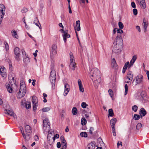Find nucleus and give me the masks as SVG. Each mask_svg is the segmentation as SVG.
I'll list each match as a JSON object with an SVG mask.
<instances>
[{
  "label": "nucleus",
  "mask_w": 149,
  "mask_h": 149,
  "mask_svg": "<svg viewBox=\"0 0 149 149\" xmlns=\"http://www.w3.org/2000/svg\"><path fill=\"white\" fill-rule=\"evenodd\" d=\"M90 74L95 87H97L101 80L100 71L97 68H93L91 71Z\"/></svg>",
  "instance_id": "nucleus-1"
},
{
  "label": "nucleus",
  "mask_w": 149,
  "mask_h": 149,
  "mask_svg": "<svg viewBox=\"0 0 149 149\" xmlns=\"http://www.w3.org/2000/svg\"><path fill=\"white\" fill-rule=\"evenodd\" d=\"M51 71L50 73L49 79L50 82L52 86V88L54 89L55 87V83L56 79V73L54 69V65H51Z\"/></svg>",
  "instance_id": "nucleus-2"
},
{
  "label": "nucleus",
  "mask_w": 149,
  "mask_h": 149,
  "mask_svg": "<svg viewBox=\"0 0 149 149\" xmlns=\"http://www.w3.org/2000/svg\"><path fill=\"white\" fill-rule=\"evenodd\" d=\"M26 92V87L24 82L21 81L20 84V89L19 92L17 93V98H21L25 95Z\"/></svg>",
  "instance_id": "nucleus-3"
},
{
  "label": "nucleus",
  "mask_w": 149,
  "mask_h": 149,
  "mask_svg": "<svg viewBox=\"0 0 149 149\" xmlns=\"http://www.w3.org/2000/svg\"><path fill=\"white\" fill-rule=\"evenodd\" d=\"M25 133L22 131V135L24 138L26 140H29L31 138V133L32 132L31 127L29 125L25 126Z\"/></svg>",
  "instance_id": "nucleus-4"
},
{
  "label": "nucleus",
  "mask_w": 149,
  "mask_h": 149,
  "mask_svg": "<svg viewBox=\"0 0 149 149\" xmlns=\"http://www.w3.org/2000/svg\"><path fill=\"white\" fill-rule=\"evenodd\" d=\"M43 129L44 131L47 132L49 131L50 124L49 120L48 119L45 118L43 120Z\"/></svg>",
  "instance_id": "nucleus-5"
},
{
  "label": "nucleus",
  "mask_w": 149,
  "mask_h": 149,
  "mask_svg": "<svg viewBox=\"0 0 149 149\" xmlns=\"http://www.w3.org/2000/svg\"><path fill=\"white\" fill-rule=\"evenodd\" d=\"M48 131V134L47 137V141L48 143L51 145L54 141L53 138L54 132L52 130H50Z\"/></svg>",
  "instance_id": "nucleus-6"
},
{
  "label": "nucleus",
  "mask_w": 149,
  "mask_h": 149,
  "mask_svg": "<svg viewBox=\"0 0 149 149\" xmlns=\"http://www.w3.org/2000/svg\"><path fill=\"white\" fill-rule=\"evenodd\" d=\"M38 99L36 97L33 96L32 97V102L33 103V109L35 111L38 106Z\"/></svg>",
  "instance_id": "nucleus-7"
},
{
  "label": "nucleus",
  "mask_w": 149,
  "mask_h": 149,
  "mask_svg": "<svg viewBox=\"0 0 149 149\" xmlns=\"http://www.w3.org/2000/svg\"><path fill=\"white\" fill-rule=\"evenodd\" d=\"M123 47L121 46L114 45L113 52L117 54H120L121 51L122 50Z\"/></svg>",
  "instance_id": "nucleus-8"
},
{
  "label": "nucleus",
  "mask_w": 149,
  "mask_h": 149,
  "mask_svg": "<svg viewBox=\"0 0 149 149\" xmlns=\"http://www.w3.org/2000/svg\"><path fill=\"white\" fill-rule=\"evenodd\" d=\"M19 52L20 49L19 48L17 47H15L14 49V53L15 55V58L17 61H19L21 60L20 58H19Z\"/></svg>",
  "instance_id": "nucleus-9"
},
{
  "label": "nucleus",
  "mask_w": 149,
  "mask_h": 149,
  "mask_svg": "<svg viewBox=\"0 0 149 149\" xmlns=\"http://www.w3.org/2000/svg\"><path fill=\"white\" fill-rule=\"evenodd\" d=\"M113 43L114 45L121 46L123 47V40L122 38H116Z\"/></svg>",
  "instance_id": "nucleus-10"
},
{
  "label": "nucleus",
  "mask_w": 149,
  "mask_h": 149,
  "mask_svg": "<svg viewBox=\"0 0 149 149\" xmlns=\"http://www.w3.org/2000/svg\"><path fill=\"white\" fill-rule=\"evenodd\" d=\"M56 48V45L55 44H54L52 45V49L50 51V56L51 57L56 54L57 53Z\"/></svg>",
  "instance_id": "nucleus-11"
},
{
  "label": "nucleus",
  "mask_w": 149,
  "mask_h": 149,
  "mask_svg": "<svg viewBox=\"0 0 149 149\" xmlns=\"http://www.w3.org/2000/svg\"><path fill=\"white\" fill-rule=\"evenodd\" d=\"M70 90V87L69 85L67 83L64 84V91L63 95L65 96H66L68 94Z\"/></svg>",
  "instance_id": "nucleus-12"
},
{
  "label": "nucleus",
  "mask_w": 149,
  "mask_h": 149,
  "mask_svg": "<svg viewBox=\"0 0 149 149\" xmlns=\"http://www.w3.org/2000/svg\"><path fill=\"white\" fill-rule=\"evenodd\" d=\"M111 64L112 68L114 69H117L118 68V66L114 58L111 59Z\"/></svg>",
  "instance_id": "nucleus-13"
},
{
  "label": "nucleus",
  "mask_w": 149,
  "mask_h": 149,
  "mask_svg": "<svg viewBox=\"0 0 149 149\" xmlns=\"http://www.w3.org/2000/svg\"><path fill=\"white\" fill-rule=\"evenodd\" d=\"M6 70L3 66H0V74L1 76L4 77L6 75Z\"/></svg>",
  "instance_id": "nucleus-14"
},
{
  "label": "nucleus",
  "mask_w": 149,
  "mask_h": 149,
  "mask_svg": "<svg viewBox=\"0 0 149 149\" xmlns=\"http://www.w3.org/2000/svg\"><path fill=\"white\" fill-rule=\"evenodd\" d=\"M76 27H74V28L75 30V32L76 33V35L77 37H78V34L77 33L76 31H80V21L79 20L77 21L76 22Z\"/></svg>",
  "instance_id": "nucleus-15"
},
{
  "label": "nucleus",
  "mask_w": 149,
  "mask_h": 149,
  "mask_svg": "<svg viewBox=\"0 0 149 149\" xmlns=\"http://www.w3.org/2000/svg\"><path fill=\"white\" fill-rule=\"evenodd\" d=\"M21 102L22 105H24L26 109H28L31 108V104L30 102L27 101L26 102H24L23 101H22Z\"/></svg>",
  "instance_id": "nucleus-16"
},
{
  "label": "nucleus",
  "mask_w": 149,
  "mask_h": 149,
  "mask_svg": "<svg viewBox=\"0 0 149 149\" xmlns=\"http://www.w3.org/2000/svg\"><path fill=\"white\" fill-rule=\"evenodd\" d=\"M143 77L142 76H137L136 77V85L139 84L140 83H142L143 82Z\"/></svg>",
  "instance_id": "nucleus-17"
},
{
  "label": "nucleus",
  "mask_w": 149,
  "mask_h": 149,
  "mask_svg": "<svg viewBox=\"0 0 149 149\" xmlns=\"http://www.w3.org/2000/svg\"><path fill=\"white\" fill-rule=\"evenodd\" d=\"M76 67V63L75 62H70V64L69 65V68L70 70H71L74 71Z\"/></svg>",
  "instance_id": "nucleus-18"
},
{
  "label": "nucleus",
  "mask_w": 149,
  "mask_h": 149,
  "mask_svg": "<svg viewBox=\"0 0 149 149\" xmlns=\"http://www.w3.org/2000/svg\"><path fill=\"white\" fill-rule=\"evenodd\" d=\"M139 113L141 117H142L146 114L147 112L143 108H141L139 111Z\"/></svg>",
  "instance_id": "nucleus-19"
},
{
  "label": "nucleus",
  "mask_w": 149,
  "mask_h": 149,
  "mask_svg": "<svg viewBox=\"0 0 149 149\" xmlns=\"http://www.w3.org/2000/svg\"><path fill=\"white\" fill-rule=\"evenodd\" d=\"M78 83L79 86V90L80 92H83L84 91V89L83 87L81 81L80 79H79L78 80Z\"/></svg>",
  "instance_id": "nucleus-20"
},
{
  "label": "nucleus",
  "mask_w": 149,
  "mask_h": 149,
  "mask_svg": "<svg viewBox=\"0 0 149 149\" xmlns=\"http://www.w3.org/2000/svg\"><path fill=\"white\" fill-rule=\"evenodd\" d=\"M137 58V56L136 55L133 56L132 59L131 60L130 64H129V67L130 68L132 66Z\"/></svg>",
  "instance_id": "nucleus-21"
},
{
  "label": "nucleus",
  "mask_w": 149,
  "mask_h": 149,
  "mask_svg": "<svg viewBox=\"0 0 149 149\" xmlns=\"http://www.w3.org/2000/svg\"><path fill=\"white\" fill-rule=\"evenodd\" d=\"M138 2L142 8L144 9L146 8V4L144 0H141L140 1H138Z\"/></svg>",
  "instance_id": "nucleus-22"
},
{
  "label": "nucleus",
  "mask_w": 149,
  "mask_h": 149,
  "mask_svg": "<svg viewBox=\"0 0 149 149\" xmlns=\"http://www.w3.org/2000/svg\"><path fill=\"white\" fill-rule=\"evenodd\" d=\"M127 77L129 80L132 81L133 79V75L132 72L129 71L128 72Z\"/></svg>",
  "instance_id": "nucleus-23"
},
{
  "label": "nucleus",
  "mask_w": 149,
  "mask_h": 149,
  "mask_svg": "<svg viewBox=\"0 0 149 149\" xmlns=\"http://www.w3.org/2000/svg\"><path fill=\"white\" fill-rule=\"evenodd\" d=\"M23 61L24 63L25 64H27L30 62V59L29 57L27 56H24Z\"/></svg>",
  "instance_id": "nucleus-24"
},
{
  "label": "nucleus",
  "mask_w": 149,
  "mask_h": 149,
  "mask_svg": "<svg viewBox=\"0 0 149 149\" xmlns=\"http://www.w3.org/2000/svg\"><path fill=\"white\" fill-rule=\"evenodd\" d=\"M4 113L10 116H14V113L12 111L9 109L5 110Z\"/></svg>",
  "instance_id": "nucleus-25"
},
{
  "label": "nucleus",
  "mask_w": 149,
  "mask_h": 149,
  "mask_svg": "<svg viewBox=\"0 0 149 149\" xmlns=\"http://www.w3.org/2000/svg\"><path fill=\"white\" fill-rule=\"evenodd\" d=\"M63 31L62 36L63 37H70V35L68 34V31L67 30L64 31L63 30L61 29Z\"/></svg>",
  "instance_id": "nucleus-26"
},
{
  "label": "nucleus",
  "mask_w": 149,
  "mask_h": 149,
  "mask_svg": "<svg viewBox=\"0 0 149 149\" xmlns=\"http://www.w3.org/2000/svg\"><path fill=\"white\" fill-rule=\"evenodd\" d=\"M70 62H75L74 58L72 52H70L69 53Z\"/></svg>",
  "instance_id": "nucleus-27"
},
{
  "label": "nucleus",
  "mask_w": 149,
  "mask_h": 149,
  "mask_svg": "<svg viewBox=\"0 0 149 149\" xmlns=\"http://www.w3.org/2000/svg\"><path fill=\"white\" fill-rule=\"evenodd\" d=\"M143 23L142 24L143 26L144 29L145 31H146L147 28L148 23L146 22L145 19H144L143 21Z\"/></svg>",
  "instance_id": "nucleus-28"
},
{
  "label": "nucleus",
  "mask_w": 149,
  "mask_h": 149,
  "mask_svg": "<svg viewBox=\"0 0 149 149\" xmlns=\"http://www.w3.org/2000/svg\"><path fill=\"white\" fill-rule=\"evenodd\" d=\"M6 88L8 91L10 93H12L13 91V89L11 87L10 85L7 84L6 85Z\"/></svg>",
  "instance_id": "nucleus-29"
},
{
  "label": "nucleus",
  "mask_w": 149,
  "mask_h": 149,
  "mask_svg": "<svg viewBox=\"0 0 149 149\" xmlns=\"http://www.w3.org/2000/svg\"><path fill=\"white\" fill-rule=\"evenodd\" d=\"M117 120L116 118H113L110 120V123L111 125H115L116 122Z\"/></svg>",
  "instance_id": "nucleus-30"
},
{
  "label": "nucleus",
  "mask_w": 149,
  "mask_h": 149,
  "mask_svg": "<svg viewBox=\"0 0 149 149\" xmlns=\"http://www.w3.org/2000/svg\"><path fill=\"white\" fill-rule=\"evenodd\" d=\"M109 114L108 115V116H109L112 117L114 115V113L113 111V110L112 109H109Z\"/></svg>",
  "instance_id": "nucleus-31"
},
{
  "label": "nucleus",
  "mask_w": 149,
  "mask_h": 149,
  "mask_svg": "<svg viewBox=\"0 0 149 149\" xmlns=\"http://www.w3.org/2000/svg\"><path fill=\"white\" fill-rule=\"evenodd\" d=\"M34 23L36 26H38L40 29H41V27L38 20H35L34 21Z\"/></svg>",
  "instance_id": "nucleus-32"
},
{
  "label": "nucleus",
  "mask_w": 149,
  "mask_h": 149,
  "mask_svg": "<svg viewBox=\"0 0 149 149\" xmlns=\"http://www.w3.org/2000/svg\"><path fill=\"white\" fill-rule=\"evenodd\" d=\"M77 108L75 107H73L72 110V114L73 115H76L77 113Z\"/></svg>",
  "instance_id": "nucleus-33"
},
{
  "label": "nucleus",
  "mask_w": 149,
  "mask_h": 149,
  "mask_svg": "<svg viewBox=\"0 0 149 149\" xmlns=\"http://www.w3.org/2000/svg\"><path fill=\"white\" fill-rule=\"evenodd\" d=\"M80 135L82 137H86L87 136V134L86 132H82L80 133Z\"/></svg>",
  "instance_id": "nucleus-34"
},
{
  "label": "nucleus",
  "mask_w": 149,
  "mask_h": 149,
  "mask_svg": "<svg viewBox=\"0 0 149 149\" xmlns=\"http://www.w3.org/2000/svg\"><path fill=\"white\" fill-rule=\"evenodd\" d=\"M87 123V121L85 118H82L81 120V124L82 125H84Z\"/></svg>",
  "instance_id": "nucleus-35"
},
{
  "label": "nucleus",
  "mask_w": 149,
  "mask_h": 149,
  "mask_svg": "<svg viewBox=\"0 0 149 149\" xmlns=\"http://www.w3.org/2000/svg\"><path fill=\"white\" fill-rule=\"evenodd\" d=\"M140 116L139 115L134 114V118L135 120H137L139 119Z\"/></svg>",
  "instance_id": "nucleus-36"
},
{
  "label": "nucleus",
  "mask_w": 149,
  "mask_h": 149,
  "mask_svg": "<svg viewBox=\"0 0 149 149\" xmlns=\"http://www.w3.org/2000/svg\"><path fill=\"white\" fill-rule=\"evenodd\" d=\"M11 33L13 36L15 37H17V36H18L17 32L15 30L12 31Z\"/></svg>",
  "instance_id": "nucleus-37"
},
{
  "label": "nucleus",
  "mask_w": 149,
  "mask_h": 149,
  "mask_svg": "<svg viewBox=\"0 0 149 149\" xmlns=\"http://www.w3.org/2000/svg\"><path fill=\"white\" fill-rule=\"evenodd\" d=\"M125 95L127 94V91H128V86L127 84H125Z\"/></svg>",
  "instance_id": "nucleus-38"
},
{
  "label": "nucleus",
  "mask_w": 149,
  "mask_h": 149,
  "mask_svg": "<svg viewBox=\"0 0 149 149\" xmlns=\"http://www.w3.org/2000/svg\"><path fill=\"white\" fill-rule=\"evenodd\" d=\"M50 109L49 107H45L43 108L42 110L43 112H47Z\"/></svg>",
  "instance_id": "nucleus-39"
},
{
  "label": "nucleus",
  "mask_w": 149,
  "mask_h": 149,
  "mask_svg": "<svg viewBox=\"0 0 149 149\" xmlns=\"http://www.w3.org/2000/svg\"><path fill=\"white\" fill-rule=\"evenodd\" d=\"M141 96L142 97V98L144 99L145 97L146 96V94L144 92H142L141 94Z\"/></svg>",
  "instance_id": "nucleus-40"
},
{
  "label": "nucleus",
  "mask_w": 149,
  "mask_h": 149,
  "mask_svg": "<svg viewBox=\"0 0 149 149\" xmlns=\"http://www.w3.org/2000/svg\"><path fill=\"white\" fill-rule=\"evenodd\" d=\"M132 109L134 111L136 112L137 111L138 107L136 105H135L132 107Z\"/></svg>",
  "instance_id": "nucleus-41"
},
{
  "label": "nucleus",
  "mask_w": 149,
  "mask_h": 149,
  "mask_svg": "<svg viewBox=\"0 0 149 149\" xmlns=\"http://www.w3.org/2000/svg\"><path fill=\"white\" fill-rule=\"evenodd\" d=\"M119 27L120 29H122L124 27V25L123 23L121 22H118Z\"/></svg>",
  "instance_id": "nucleus-42"
},
{
  "label": "nucleus",
  "mask_w": 149,
  "mask_h": 149,
  "mask_svg": "<svg viewBox=\"0 0 149 149\" xmlns=\"http://www.w3.org/2000/svg\"><path fill=\"white\" fill-rule=\"evenodd\" d=\"M95 147V146H92L91 144H89L88 145V148L89 149H94Z\"/></svg>",
  "instance_id": "nucleus-43"
},
{
  "label": "nucleus",
  "mask_w": 149,
  "mask_h": 149,
  "mask_svg": "<svg viewBox=\"0 0 149 149\" xmlns=\"http://www.w3.org/2000/svg\"><path fill=\"white\" fill-rule=\"evenodd\" d=\"M108 92L111 97H112L113 95V92L111 89H109L108 90Z\"/></svg>",
  "instance_id": "nucleus-44"
},
{
  "label": "nucleus",
  "mask_w": 149,
  "mask_h": 149,
  "mask_svg": "<svg viewBox=\"0 0 149 149\" xmlns=\"http://www.w3.org/2000/svg\"><path fill=\"white\" fill-rule=\"evenodd\" d=\"M129 66V62H127L125 63L123 68L127 69Z\"/></svg>",
  "instance_id": "nucleus-45"
},
{
  "label": "nucleus",
  "mask_w": 149,
  "mask_h": 149,
  "mask_svg": "<svg viewBox=\"0 0 149 149\" xmlns=\"http://www.w3.org/2000/svg\"><path fill=\"white\" fill-rule=\"evenodd\" d=\"M4 45H5V48L6 50H8L9 49V46L8 44L6 42H4Z\"/></svg>",
  "instance_id": "nucleus-46"
},
{
  "label": "nucleus",
  "mask_w": 149,
  "mask_h": 149,
  "mask_svg": "<svg viewBox=\"0 0 149 149\" xmlns=\"http://www.w3.org/2000/svg\"><path fill=\"white\" fill-rule=\"evenodd\" d=\"M141 127L142 124L140 123H138L136 126V128L137 130H139Z\"/></svg>",
  "instance_id": "nucleus-47"
},
{
  "label": "nucleus",
  "mask_w": 149,
  "mask_h": 149,
  "mask_svg": "<svg viewBox=\"0 0 149 149\" xmlns=\"http://www.w3.org/2000/svg\"><path fill=\"white\" fill-rule=\"evenodd\" d=\"M87 105L86 104L85 102H82L81 104V107L84 108H86Z\"/></svg>",
  "instance_id": "nucleus-48"
},
{
  "label": "nucleus",
  "mask_w": 149,
  "mask_h": 149,
  "mask_svg": "<svg viewBox=\"0 0 149 149\" xmlns=\"http://www.w3.org/2000/svg\"><path fill=\"white\" fill-rule=\"evenodd\" d=\"M94 128L93 127H91L89 130V133L92 134H93V132L94 131Z\"/></svg>",
  "instance_id": "nucleus-49"
},
{
  "label": "nucleus",
  "mask_w": 149,
  "mask_h": 149,
  "mask_svg": "<svg viewBox=\"0 0 149 149\" xmlns=\"http://www.w3.org/2000/svg\"><path fill=\"white\" fill-rule=\"evenodd\" d=\"M123 31L120 29H117V33L120 34L123 33Z\"/></svg>",
  "instance_id": "nucleus-50"
},
{
  "label": "nucleus",
  "mask_w": 149,
  "mask_h": 149,
  "mask_svg": "<svg viewBox=\"0 0 149 149\" xmlns=\"http://www.w3.org/2000/svg\"><path fill=\"white\" fill-rule=\"evenodd\" d=\"M27 11V9L26 8H24L22 10L21 12L22 13H26Z\"/></svg>",
  "instance_id": "nucleus-51"
},
{
  "label": "nucleus",
  "mask_w": 149,
  "mask_h": 149,
  "mask_svg": "<svg viewBox=\"0 0 149 149\" xmlns=\"http://www.w3.org/2000/svg\"><path fill=\"white\" fill-rule=\"evenodd\" d=\"M133 12L134 15H136L137 14V10L136 9H134L133 10Z\"/></svg>",
  "instance_id": "nucleus-52"
},
{
  "label": "nucleus",
  "mask_w": 149,
  "mask_h": 149,
  "mask_svg": "<svg viewBox=\"0 0 149 149\" xmlns=\"http://www.w3.org/2000/svg\"><path fill=\"white\" fill-rule=\"evenodd\" d=\"M22 55L24 56H24H28V55H26V52H25V51L24 50L22 49Z\"/></svg>",
  "instance_id": "nucleus-53"
},
{
  "label": "nucleus",
  "mask_w": 149,
  "mask_h": 149,
  "mask_svg": "<svg viewBox=\"0 0 149 149\" xmlns=\"http://www.w3.org/2000/svg\"><path fill=\"white\" fill-rule=\"evenodd\" d=\"M59 135L58 134H56L55 136H53V138L54 140L55 141V139L56 138H59Z\"/></svg>",
  "instance_id": "nucleus-54"
},
{
  "label": "nucleus",
  "mask_w": 149,
  "mask_h": 149,
  "mask_svg": "<svg viewBox=\"0 0 149 149\" xmlns=\"http://www.w3.org/2000/svg\"><path fill=\"white\" fill-rule=\"evenodd\" d=\"M131 4L132 7L133 8H136V4L133 1L132 2Z\"/></svg>",
  "instance_id": "nucleus-55"
},
{
  "label": "nucleus",
  "mask_w": 149,
  "mask_h": 149,
  "mask_svg": "<svg viewBox=\"0 0 149 149\" xmlns=\"http://www.w3.org/2000/svg\"><path fill=\"white\" fill-rule=\"evenodd\" d=\"M67 147V144H64L63 145H62V149H66Z\"/></svg>",
  "instance_id": "nucleus-56"
},
{
  "label": "nucleus",
  "mask_w": 149,
  "mask_h": 149,
  "mask_svg": "<svg viewBox=\"0 0 149 149\" xmlns=\"http://www.w3.org/2000/svg\"><path fill=\"white\" fill-rule=\"evenodd\" d=\"M9 69L11 71H12L13 70V68L11 64L9 63Z\"/></svg>",
  "instance_id": "nucleus-57"
},
{
  "label": "nucleus",
  "mask_w": 149,
  "mask_h": 149,
  "mask_svg": "<svg viewBox=\"0 0 149 149\" xmlns=\"http://www.w3.org/2000/svg\"><path fill=\"white\" fill-rule=\"evenodd\" d=\"M62 143L61 144L62 145H63L64 144H67L65 140V139H63V140H62V141H61Z\"/></svg>",
  "instance_id": "nucleus-58"
},
{
  "label": "nucleus",
  "mask_w": 149,
  "mask_h": 149,
  "mask_svg": "<svg viewBox=\"0 0 149 149\" xmlns=\"http://www.w3.org/2000/svg\"><path fill=\"white\" fill-rule=\"evenodd\" d=\"M136 29L138 30L139 32H141V29L140 26H136Z\"/></svg>",
  "instance_id": "nucleus-59"
},
{
  "label": "nucleus",
  "mask_w": 149,
  "mask_h": 149,
  "mask_svg": "<svg viewBox=\"0 0 149 149\" xmlns=\"http://www.w3.org/2000/svg\"><path fill=\"white\" fill-rule=\"evenodd\" d=\"M57 147L58 148H60L61 147V143L60 142H58L57 144Z\"/></svg>",
  "instance_id": "nucleus-60"
},
{
  "label": "nucleus",
  "mask_w": 149,
  "mask_h": 149,
  "mask_svg": "<svg viewBox=\"0 0 149 149\" xmlns=\"http://www.w3.org/2000/svg\"><path fill=\"white\" fill-rule=\"evenodd\" d=\"M34 139L35 141H37L39 139V138L37 136L35 135L34 137Z\"/></svg>",
  "instance_id": "nucleus-61"
},
{
  "label": "nucleus",
  "mask_w": 149,
  "mask_h": 149,
  "mask_svg": "<svg viewBox=\"0 0 149 149\" xmlns=\"http://www.w3.org/2000/svg\"><path fill=\"white\" fill-rule=\"evenodd\" d=\"M120 145H121V146H122V142H120V143H119V142H118L117 144V146L118 148L119 147Z\"/></svg>",
  "instance_id": "nucleus-62"
},
{
  "label": "nucleus",
  "mask_w": 149,
  "mask_h": 149,
  "mask_svg": "<svg viewBox=\"0 0 149 149\" xmlns=\"http://www.w3.org/2000/svg\"><path fill=\"white\" fill-rule=\"evenodd\" d=\"M111 125V126L112 131H114V130H115V125Z\"/></svg>",
  "instance_id": "nucleus-63"
},
{
  "label": "nucleus",
  "mask_w": 149,
  "mask_h": 149,
  "mask_svg": "<svg viewBox=\"0 0 149 149\" xmlns=\"http://www.w3.org/2000/svg\"><path fill=\"white\" fill-rule=\"evenodd\" d=\"M33 82H32V84L33 86H34L35 85L36 80L35 79L32 80Z\"/></svg>",
  "instance_id": "nucleus-64"
}]
</instances>
